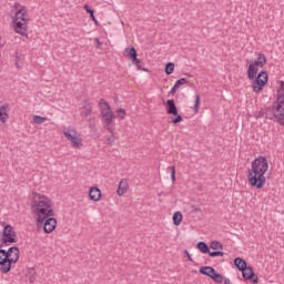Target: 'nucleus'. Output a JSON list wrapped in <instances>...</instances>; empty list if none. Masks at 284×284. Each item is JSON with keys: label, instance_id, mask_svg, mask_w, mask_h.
<instances>
[{"label": "nucleus", "instance_id": "1", "mask_svg": "<svg viewBox=\"0 0 284 284\" xmlns=\"http://www.w3.org/2000/svg\"><path fill=\"white\" fill-rule=\"evenodd\" d=\"M267 170H270L267 158L260 155L254 159L247 174L248 184L252 187H256V190H263L265 183H267V179L265 178Z\"/></svg>", "mask_w": 284, "mask_h": 284}, {"label": "nucleus", "instance_id": "2", "mask_svg": "<svg viewBox=\"0 0 284 284\" xmlns=\"http://www.w3.org/2000/svg\"><path fill=\"white\" fill-rule=\"evenodd\" d=\"M31 207L34 214H37L38 223L45 221L48 216L54 215V209H52V200L40 193H32Z\"/></svg>", "mask_w": 284, "mask_h": 284}, {"label": "nucleus", "instance_id": "3", "mask_svg": "<svg viewBox=\"0 0 284 284\" xmlns=\"http://www.w3.org/2000/svg\"><path fill=\"white\" fill-rule=\"evenodd\" d=\"M264 114L270 121H275L284 126V82L281 84V90H277L276 101L272 106L266 108Z\"/></svg>", "mask_w": 284, "mask_h": 284}, {"label": "nucleus", "instance_id": "4", "mask_svg": "<svg viewBox=\"0 0 284 284\" xmlns=\"http://www.w3.org/2000/svg\"><path fill=\"white\" fill-rule=\"evenodd\" d=\"M28 21H30L28 10L26 7H21L16 11L12 23L14 32L21 34V37H26V39H28Z\"/></svg>", "mask_w": 284, "mask_h": 284}, {"label": "nucleus", "instance_id": "5", "mask_svg": "<svg viewBox=\"0 0 284 284\" xmlns=\"http://www.w3.org/2000/svg\"><path fill=\"white\" fill-rule=\"evenodd\" d=\"M99 108L101 111V116L104 121L105 129L108 132H114V129L111 126L114 122V113L112 112V106H110V103H108V101L104 99H100Z\"/></svg>", "mask_w": 284, "mask_h": 284}, {"label": "nucleus", "instance_id": "6", "mask_svg": "<svg viewBox=\"0 0 284 284\" xmlns=\"http://www.w3.org/2000/svg\"><path fill=\"white\" fill-rule=\"evenodd\" d=\"M3 231H2V237L0 247H6V245H12V243H17L19 239L17 237V232H14V229L10 224H6V222H2Z\"/></svg>", "mask_w": 284, "mask_h": 284}, {"label": "nucleus", "instance_id": "7", "mask_svg": "<svg viewBox=\"0 0 284 284\" xmlns=\"http://www.w3.org/2000/svg\"><path fill=\"white\" fill-rule=\"evenodd\" d=\"M251 81H253V84H252L253 92L258 94V92H263V88L267 85V81H270V77L267 75L266 71H260L257 75H255V79H252Z\"/></svg>", "mask_w": 284, "mask_h": 284}, {"label": "nucleus", "instance_id": "8", "mask_svg": "<svg viewBox=\"0 0 284 284\" xmlns=\"http://www.w3.org/2000/svg\"><path fill=\"white\" fill-rule=\"evenodd\" d=\"M200 274L203 276H209V278H212L214 283H223L224 277L221 273L216 272L214 267L212 266H201L199 270Z\"/></svg>", "mask_w": 284, "mask_h": 284}, {"label": "nucleus", "instance_id": "9", "mask_svg": "<svg viewBox=\"0 0 284 284\" xmlns=\"http://www.w3.org/2000/svg\"><path fill=\"white\" fill-rule=\"evenodd\" d=\"M165 110H166V114H171L172 116H175L172 120V123H174V125H176V123H181L183 121V116L181 114H179V109L176 108V103L174 102V99L166 101Z\"/></svg>", "mask_w": 284, "mask_h": 284}, {"label": "nucleus", "instance_id": "10", "mask_svg": "<svg viewBox=\"0 0 284 284\" xmlns=\"http://www.w3.org/2000/svg\"><path fill=\"white\" fill-rule=\"evenodd\" d=\"M19 254H21V251L17 246H11L8 251L0 248V255L8 258L11 263H17L19 261Z\"/></svg>", "mask_w": 284, "mask_h": 284}, {"label": "nucleus", "instance_id": "11", "mask_svg": "<svg viewBox=\"0 0 284 284\" xmlns=\"http://www.w3.org/2000/svg\"><path fill=\"white\" fill-rule=\"evenodd\" d=\"M38 227H43L45 234H52V231L57 230V219L47 216L42 222H38Z\"/></svg>", "mask_w": 284, "mask_h": 284}, {"label": "nucleus", "instance_id": "12", "mask_svg": "<svg viewBox=\"0 0 284 284\" xmlns=\"http://www.w3.org/2000/svg\"><path fill=\"white\" fill-rule=\"evenodd\" d=\"M241 272L245 281H250L253 284L258 283V276L256 275V273H254V268H252V266L246 265L244 268L241 270Z\"/></svg>", "mask_w": 284, "mask_h": 284}, {"label": "nucleus", "instance_id": "13", "mask_svg": "<svg viewBox=\"0 0 284 284\" xmlns=\"http://www.w3.org/2000/svg\"><path fill=\"white\" fill-rule=\"evenodd\" d=\"M63 134H64L65 139H68L70 141V143H72V145L74 148H77L78 150H81V148H83V142L81 141V138H79L77 135H72V133H70L68 131H63Z\"/></svg>", "mask_w": 284, "mask_h": 284}, {"label": "nucleus", "instance_id": "14", "mask_svg": "<svg viewBox=\"0 0 284 284\" xmlns=\"http://www.w3.org/2000/svg\"><path fill=\"white\" fill-rule=\"evenodd\" d=\"M12 263L14 262H10L8 257L0 254V272L2 274H8L12 270Z\"/></svg>", "mask_w": 284, "mask_h": 284}, {"label": "nucleus", "instance_id": "15", "mask_svg": "<svg viewBox=\"0 0 284 284\" xmlns=\"http://www.w3.org/2000/svg\"><path fill=\"white\" fill-rule=\"evenodd\" d=\"M89 199L91 201H101V189L99 186H92L89 190Z\"/></svg>", "mask_w": 284, "mask_h": 284}, {"label": "nucleus", "instance_id": "16", "mask_svg": "<svg viewBox=\"0 0 284 284\" xmlns=\"http://www.w3.org/2000/svg\"><path fill=\"white\" fill-rule=\"evenodd\" d=\"M80 116L88 119L92 114V104L88 101L84 102L83 106L80 109Z\"/></svg>", "mask_w": 284, "mask_h": 284}, {"label": "nucleus", "instance_id": "17", "mask_svg": "<svg viewBox=\"0 0 284 284\" xmlns=\"http://www.w3.org/2000/svg\"><path fill=\"white\" fill-rule=\"evenodd\" d=\"M246 74H247V78H248L250 81L252 79H256V74H258V65H256L254 62H252L248 65Z\"/></svg>", "mask_w": 284, "mask_h": 284}, {"label": "nucleus", "instance_id": "18", "mask_svg": "<svg viewBox=\"0 0 284 284\" xmlns=\"http://www.w3.org/2000/svg\"><path fill=\"white\" fill-rule=\"evenodd\" d=\"M128 180H121L119 185H118V191L116 194L118 196H123L128 192Z\"/></svg>", "mask_w": 284, "mask_h": 284}, {"label": "nucleus", "instance_id": "19", "mask_svg": "<svg viewBox=\"0 0 284 284\" xmlns=\"http://www.w3.org/2000/svg\"><path fill=\"white\" fill-rule=\"evenodd\" d=\"M8 104H3L2 106H0V121L1 123H6L8 121V119H10V115L8 114Z\"/></svg>", "mask_w": 284, "mask_h": 284}, {"label": "nucleus", "instance_id": "20", "mask_svg": "<svg viewBox=\"0 0 284 284\" xmlns=\"http://www.w3.org/2000/svg\"><path fill=\"white\" fill-rule=\"evenodd\" d=\"M257 68H263L267 63V58H265V54L257 53V59L253 62Z\"/></svg>", "mask_w": 284, "mask_h": 284}, {"label": "nucleus", "instance_id": "21", "mask_svg": "<svg viewBox=\"0 0 284 284\" xmlns=\"http://www.w3.org/2000/svg\"><path fill=\"white\" fill-rule=\"evenodd\" d=\"M124 52L128 54L131 61L136 60V57H139V53L136 52V49L134 47L126 48Z\"/></svg>", "mask_w": 284, "mask_h": 284}, {"label": "nucleus", "instance_id": "22", "mask_svg": "<svg viewBox=\"0 0 284 284\" xmlns=\"http://www.w3.org/2000/svg\"><path fill=\"white\" fill-rule=\"evenodd\" d=\"M181 223H183V213H181V211H176L173 214V225L179 226Z\"/></svg>", "mask_w": 284, "mask_h": 284}, {"label": "nucleus", "instance_id": "23", "mask_svg": "<svg viewBox=\"0 0 284 284\" xmlns=\"http://www.w3.org/2000/svg\"><path fill=\"white\" fill-rule=\"evenodd\" d=\"M234 265L241 272L244 267L247 266V262H245V260H243L242 257H235Z\"/></svg>", "mask_w": 284, "mask_h": 284}, {"label": "nucleus", "instance_id": "24", "mask_svg": "<svg viewBox=\"0 0 284 284\" xmlns=\"http://www.w3.org/2000/svg\"><path fill=\"white\" fill-rule=\"evenodd\" d=\"M84 10L89 14L90 19L94 21L95 26H99V20L94 17V9L90 8V6L84 4Z\"/></svg>", "mask_w": 284, "mask_h": 284}, {"label": "nucleus", "instance_id": "25", "mask_svg": "<svg viewBox=\"0 0 284 284\" xmlns=\"http://www.w3.org/2000/svg\"><path fill=\"white\" fill-rule=\"evenodd\" d=\"M16 67L18 70H21L23 68V54H20L18 51H16Z\"/></svg>", "mask_w": 284, "mask_h": 284}, {"label": "nucleus", "instance_id": "26", "mask_svg": "<svg viewBox=\"0 0 284 284\" xmlns=\"http://www.w3.org/2000/svg\"><path fill=\"white\" fill-rule=\"evenodd\" d=\"M196 247L202 252V254H210V246L205 242H197Z\"/></svg>", "mask_w": 284, "mask_h": 284}, {"label": "nucleus", "instance_id": "27", "mask_svg": "<svg viewBox=\"0 0 284 284\" xmlns=\"http://www.w3.org/2000/svg\"><path fill=\"white\" fill-rule=\"evenodd\" d=\"M164 72L168 77H170V74H174V62H168L165 64Z\"/></svg>", "mask_w": 284, "mask_h": 284}, {"label": "nucleus", "instance_id": "28", "mask_svg": "<svg viewBox=\"0 0 284 284\" xmlns=\"http://www.w3.org/2000/svg\"><path fill=\"white\" fill-rule=\"evenodd\" d=\"M132 63L136 67L138 70H142V72H148V69L143 68V62L139 60V58L132 60Z\"/></svg>", "mask_w": 284, "mask_h": 284}, {"label": "nucleus", "instance_id": "29", "mask_svg": "<svg viewBox=\"0 0 284 284\" xmlns=\"http://www.w3.org/2000/svg\"><path fill=\"white\" fill-rule=\"evenodd\" d=\"M48 121V118H43L41 115H33V122L38 125H41Z\"/></svg>", "mask_w": 284, "mask_h": 284}, {"label": "nucleus", "instance_id": "30", "mask_svg": "<svg viewBox=\"0 0 284 284\" xmlns=\"http://www.w3.org/2000/svg\"><path fill=\"white\" fill-rule=\"evenodd\" d=\"M114 132H110V135H106V145H109V148H112V145H114Z\"/></svg>", "mask_w": 284, "mask_h": 284}, {"label": "nucleus", "instance_id": "31", "mask_svg": "<svg viewBox=\"0 0 284 284\" xmlns=\"http://www.w3.org/2000/svg\"><path fill=\"white\" fill-rule=\"evenodd\" d=\"M210 247L211 250H223V245L219 241H212Z\"/></svg>", "mask_w": 284, "mask_h": 284}, {"label": "nucleus", "instance_id": "32", "mask_svg": "<svg viewBox=\"0 0 284 284\" xmlns=\"http://www.w3.org/2000/svg\"><path fill=\"white\" fill-rule=\"evenodd\" d=\"M187 83H190V82L187 81V79L182 78V79L176 80V82L174 83V85L179 89V88H181V85H187Z\"/></svg>", "mask_w": 284, "mask_h": 284}, {"label": "nucleus", "instance_id": "33", "mask_svg": "<svg viewBox=\"0 0 284 284\" xmlns=\"http://www.w3.org/2000/svg\"><path fill=\"white\" fill-rule=\"evenodd\" d=\"M200 108H201V95L195 94L194 112H199Z\"/></svg>", "mask_w": 284, "mask_h": 284}, {"label": "nucleus", "instance_id": "34", "mask_svg": "<svg viewBox=\"0 0 284 284\" xmlns=\"http://www.w3.org/2000/svg\"><path fill=\"white\" fill-rule=\"evenodd\" d=\"M209 256H211L212 258H214L216 256H225V252H223V251H210Z\"/></svg>", "mask_w": 284, "mask_h": 284}, {"label": "nucleus", "instance_id": "35", "mask_svg": "<svg viewBox=\"0 0 284 284\" xmlns=\"http://www.w3.org/2000/svg\"><path fill=\"white\" fill-rule=\"evenodd\" d=\"M171 169V181L172 183H176V169L174 166H170Z\"/></svg>", "mask_w": 284, "mask_h": 284}, {"label": "nucleus", "instance_id": "36", "mask_svg": "<svg viewBox=\"0 0 284 284\" xmlns=\"http://www.w3.org/2000/svg\"><path fill=\"white\" fill-rule=\"evenodd\" d=\"M116 114L120 119H125V109H118Z\"/></svg>", "mask_w": 284, "mask_h": 284}, {"label": "nucleus", "instance_id": "37", "mask_svg": "<svg viewBox=\"0 0 284 284\" xmlns=\"http://www.w3.org/2000/svg\"><path fill=\"white\" fill-rule=\"evenodd\" d=\"M184 255L186 256L187 261L194 263V260L192 258V255H190V252L187 250H184Z\"/></svg>", "mask_w": 284, "mask_h": 284}, {"label": "nucleus", "instance_id": "38", "mask_svg": "<svg viewBox=\"0 0 284 284\" xmlns=\"http://www.w3.org/2000/svg\"><path fill=\"white\" fill-rule=\"evenodd\" d=\"M179 90V88L174 84L173 87H172V89H171V91H170V94L172 95V97H174L175 94H176V91Z\"/></svg>", "mask_w": 284, "mask_h": 284}, {"label": "nucleus", "instance_id": "39", "mask_svg": "<svg viewBox=\"0 0 284 284\" xmlns=\"http://www.w3.org/2000/svg\"><path fill=\"white\" fill-rule=\"evenodd\" d=\"M95 42H97L95 48L101 49V45H102L101 40H99V38H95Z\"/></svg>", "mask_w": 284, "mask_h": 284}, {"label": "nucleus", "instance_id": "40", "mask_svg": "<svg viewBox=\"0 0 284 284\" xmlns=\"http://www.w3.org/2000/svg\"><path fill=\"white\" fill-rule=\"evenodd\" d=\"M13 8H14L16 10H19V8H21V3L16 2V3L13 4Z\"/></svg>", "mask_w": 284, "mask_h": 284}, {"label": "nucleus", "instance_id": "41", "mask_svg": "<svg viewBox=\"0 0 284 284\" xmlns=\"http://www.w3.org/2000/svg\"><path fill=\"white\" fill-rule=\"evenodd\" d=\"M192 207H193V212H199L201 209L200 207H197L196 205H192Z\"/></svg>", "mask_w": 284, "mask_h": 284}, {"label": "nucleus", "instance_id": "42", "mask_svg": "<svg viewBox=\"0 0 284 284\" xmlns=\"http://www.w3.org/2000/svg\"><path fill=\"white\" fill-rule=\"evenodd\" d=\"M30 283H34L36 278L34 276L29 277Z\"/></svg>", "mask_w": 284, "mask_h": 284}]
</instances>
